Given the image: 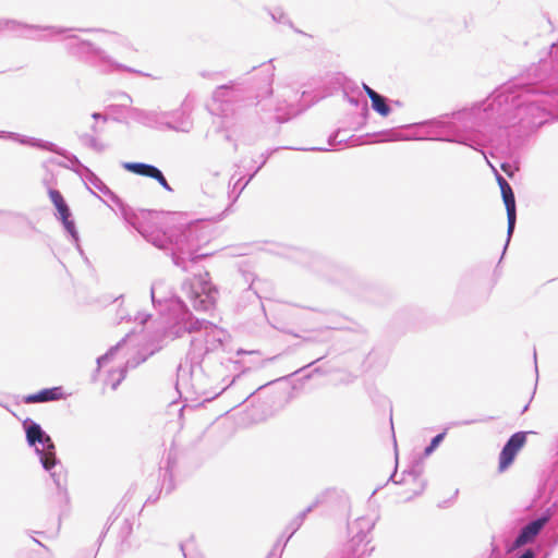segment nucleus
Segmentation results:
<instances>
[{
	"mask_svg": "<svg viewBox=\"0 0 558 558\" xmlns=\"http://www.w3.org/2000/svg\"><path fill=\"white\" fill-rule=\"evenodd\" d=\"M340 130L336 131L335 133H332L329 138H328V145L329 146H335L337 143H342L344 142L343 138L341 140H338L339 135H340Z\"/></svg>",
	"mask_w": 558,
	"mask_h": 558,
	"instance_id": "nucleus-46",
	"label": "nucleus"
},
{
	"mask_svg": "<svg viewBox=\"0 0 558 558\" xmlns=\"http://www.w3.org/2000/svg\"><path fill=\"white\" fill-rule=\"evenodd\" d=\"M310 150L327 151L329 149L328 148H323V147H313V148H310Z\"/></svg>",
	"mask_w": 558,
	"mask_h": 558,
	"instance_id": "nucleus-53",
	"label": "nucleus"
},
{
	"mask_svg": "<svg viewBox=\"0 0 558 558\" xmlns=\"http://www.w3.org/2000/svg\"><path fill=\"white\" fill-rule=\"evenodd\" d=\"M526 441V433L517 432L510 436L499 454V470L505 471L514 460L518 451Z\"/></svg>",
	"mask_w": 558,
	"mask_h": 558,
	"instance_id": "nucleus-17",
	"label": "nucleus"
},
{
	"mask_svg": "<svg viewBox=\"0 0 558 558\" xmlns=\"http://www.w3.org/2000/svg\"><path fill=\"white\" fill-rule=\"evenodd\" d=\"M274 70L275 68L269 64L266 69V72H267V77H266V82H267V89H266V94L267 95H270L272 93V89H271V83H272V78H274Z\"/></svg>",
	"mask_w": 558,
	"mask_h": 558,
	"instance_id": "nucleus-44",
	"label": "nucleus"
},
{
	"mask_svg": "<svg viewBox=\"0 0 558 558\" xmlns=\"http://www.w3.org/2000/svg\"><path fill=\"white\" fill-rule=\"evenodd\" d=\"M162 286H163V281H161V280L154 281L150 286V298H151V302H153L154 306H156L157 304H161L163 301V299L157 296V293Z\"/></svg>",
	"mask_w": 558,
	"mask_h": 558,
	"instance_id": "nucleus-35",
	"label": "nucleus"
},
{
	"mask_svg": "<svg viewBox=\"0 0 558 558\" xmlns=\"http://www.w3.org/2000/svg\"><path fill=\"white\" fill-rule=\"evenodd\" d=\"M131 114L134 119L146 125L162 124L163 120L169 116L166 111H147L138 108H131Z\"/></svg>",
	"mask_w": 558,
	"mask_h": 558,
	"instance_id": "nucleus-21",
	"label": "nucleus"
},
{
	"mask_svg": "<svg viewBox=\"0 0 558 558\" xmlns=\"http://www.w3.org/2000/svg\"><path fill=\"white\" fill-rule=\"evenodd\" d=\"M363 88H364L365 93L367 94V96L369 97L371 100H373V98H375L374 95L375 96L379 95V93L375 92L373 88H371L366 84H363Z\"/></svg>",
	"mask_w": 558,
	"mask_h": 558,
	"instance_id": "nucleus-49",
	"label": "nucleus"
},
{
	"mask_svg": "<svg viewBox=\"0 0 558 558\" xmlns=\"http://www.w3.org/2000/svg\"><path fill=\"white\" fill-rule=\"evenodd\" d=\"M203 191L205 194H208L213 197L222 195L225 192V181L219 180L218 174L216 173L204 183Z\"/></svg>",
	"mask_w": 558,
	"mask_h": 558,
	"instance_id": "nucleus-24",
	"label": "nucleus"
},
{
	"mask_svg": "<svg viewBox=\"0 0 558 558\" xmlns=\"http://www.w3.org/2000/svg\"><path fill=\"white\" fill-rule=\"evenodd\" d=\"M48 193L50 201L53 203L58 211V218L62 221L64 229L72 238L73 242L78 245V232L76 230L74 220L71 219V210L62 194L54 189H50Z\"/></svg>",
	"mask_w": 558,
	"mask_h": 558,
	"instance_id": "nucleus-12",
	"label": "nucleus"
},
{
	"mask_svg": "<svg viewBox=\"0 0 558 558\" xmlns=\"http://www.w3.org/2000/svg\"><path fill=\"white\" fill-rule=\"evenodd\" d=\"M105 196H107L110 202L117 207L120 215L124 213V210L129 207L114 192H112L106 184H102L99 190Z\"/></svg>",
	"mask_w": 558,
	"mask_h": 558,
	"instance_id": "nucleus-29",
	"label": "nucleus"
},
{
	"mask_svg": "<svg viewBox=\"0 0 558 558\" xmlns=\"http://www.w3.org/2000/svg\"><path fill=\"white\" fill-rule=\"evenodd\" d=\"M364 110H365V113L367 114V112H368V109H367V107H366V106H365V109H364Z\"/></svg>",
	"mask_w": 558,
	"mask_h": 558,
	"instance_id": "nucleus-62",
	"label": "nucleus"
},
{
	"mask_svg": "<svg viewBox=\"0 0 558 558\" xmlns=\"http://www.w3.org/2000/svg\"><path fill=\"white\" fill-rule=\"evenodd\" d=\"M397 468L398 463L396 462L395 470L392 474L390 475L388 482H392L395 484H408L410 481H412L415 485V488L412 490V495L405 498L407 501L411 500L413 497L421 495L425 487L426 483L423 481L422 474H423V466L420 462H416L409 469L404 470L402 472V476L400 480H397Z\"/></svg>",
	"mask_w": 558,
	"mask_h": 558,
	"instance_id": "nucleus-11",
	"label": "nucleus"
},
{
	"mask_svg": "<svg viewBox=\"0 0 558 558\" xmlns=\"http://www.w3.org/2000/svg\"><path fill=\"white\" fill-rule=\"evenodd\" d=\"M129 337V333H126V336L124 338H122L116 345L111 347L107 353H105L104 355H100L98 359H97V368H96V372L95 374L93 375V379L96 380L97 379V374L100 372V368L108 362L110 361L113 355L117 353V351L121 348V345L123 343H125L126 341V338Z\"/></svg>",
	"mask_w": 558,
	"mask_h": 558,
	"instance_id": "nucleus-27",
	"label": "nucleus"
},
{
	"mask_svg": "<svg viewBox=\"0 0 558 558\" xmlns=\"http://www.w3.org/2000/svg\"><path fill=\"white\" fill-rule=\"evenodd\" d=\"M527 409H529V403L523 408L522 413H524L525 411H527Z\"/></svg>",
	"mask_w": 558,
	"mask_h": 558,
	"instance_id": "nucleus-59",
	"label": "nucleus"
},
{
	"mask_svg": "<svg viewBox=\"0 0 558 558\" xmlns=\"http://www.w3.org/2000/svg\"><path fill=\"white\" fill-rule=\"evenodd\" d=\"M34 542L37 543L38 545L45 547V545L43 543H40L38 539L34 538Z\"/></svg>",
	"mask_w": 558,
	"mask_h": 558,
	"instance_id": "nucleus-57",
	"label": "nucleus"
},
{
	"mask_svg": "<svg viewBox=\"0 0 558 558\" xmlns=\"http://www.w3.org/2000/svg\"><path fill=\"white\" fill-rule=\"evenodd\" d=\"M121 300H123V295H122V294H121V295H119V296L116 299V302H119V301H121Z\"/></svg>",
	"mask_w": 558,
	"mask_h": 558,
	"instance_id": "nucleus-58",
	"label": "nucleus"
},
{
	"mask_svg": "<svg viewBox=\"0 0 558 558\" xmlns=\"http://www.w3.org/2000/svg\"><path fill=\"white\" fill-rule=\"evenodd\" d=\"M14 217L24 219V217L22 215H20V214L14 215Z\"/></svg>",
	"mask_w": 558,
	"mask_h": 558,
	"instance_id": "nucleus-60",
	"label": "nucleus"
},
{
	"mask_svg": "<svg viewBox=\"0 0 558 558\" xmlns=\"http://www.w3.org/2000/svg\"><path fill=\"white\" fill-rule=\"evenodd\" d=\"M150 317V314H146L143 312H136L134 316L130 313L128 308L120 307L117 311V322L120 324L122 322H130L134 319L138 322L140 325H144Z\"/></svg>",
	"mask_w": 558,
	"mask_h": 558,
	"instance_id": "nucleus-25",
	"label": "nucleus"
},
{
	"mask_svg": "<svg viewBox=\"0 0 558 558\" xmlns=\"http://www.w3.org/2000/svg\"><path fill=\"white\" fill-rule=\"evenodd\" d=\"M61 40L64 49L70 56L98 69L101 73L124 71L150 77V74L148 73H144L140 70L117 62L104 49L95 46L88 40L80 38L77 35L73 34V32L64 34Z\"/></svg>",
	"mask_w": 558,
	"mask_h": 558,
	"instance_id": "nucleus-6",
	"label": "nucleus"
},
{
	"mask_svg": "<svg viewBox=\"0 0 558 558\" xmlns=\"http://www.w3.org/2000/svg\"><path fill=\"white\" fill-rule=\"evenodd\" d=\"M63 398L62 387L45 388L24 398L25 403H44Z\"/></svg>",
	"mask_w": 558,
	"mask_h": 558,
	"instance_id": "nucleus-20",
	"label": "nucleus"
},
{
	"mask_svg": "<svg viewBox=\"0 0 558 558\" xmlns=\"http://www.w3.org/2000/svg\"><path fill=\"white\" fill-rule=\"evenodd\" d=\"M536 554L532 548L525 549L518 558H535Z\"/></svg>",
	"mask_w": 558,
	"mask_h": 558,
	"instance_id": "nucleus-50",
	"label": "nucleus"
},
{
	"mask_svg": "<svg viewBox=\"0 0 558 558\" xmlns=\"http://www.w3.org/2000/svg\"><path fill=\"white\" fill-rule=\"evenodd\" d=\"M506 100L504 94L495 90L478 105L441 114L417 125L428 129L430 140L457 143L480 150L486 142L490 141V134L495 129H498V112L502 109V101Z\"/></svg>",
	"mask_w": 558,
	"mask_h": 558,
	"instance_id": "nucleus-2",
	"label": "nucleus"
},
{
	"mask_svg": "<svg viewBox=\"0 0 558 558\" xmlns=\"http://www.w3.org/2000/svg\"><path fill=\"white\" fill-rule=\"evenodd\" d=\"M77 31L84 32V33H88V32L104 33L107 35L109 43H111L118 47L130 48V41L128 40V38L125 36L121 35V34H118L114 32H108V31L100 29V28H77Z\"/></svg>",
	"mask_w": 558,
	"mask_h": 558,
	"instance_id": "nucleus-23",
	"label": "nucleus"
},
{
	"mask_svg": "<svg viewBox=\"0 0 558 558\" xmlns=\"http://www.w3.org/2000/svg\"><path fill=\"white\" fill-rule=\"evenodd\" d=\"M243 353H246V352H245V351H243V350H241V349L236 351V354H238V355H241V354H243Z\"/></svg>",
	"mask_w": 558,
	"mask_h": 558,
	"instance_id": "nucleus-56",
	"label": "nucleus"
},
{
	"mask_svg": "<svg viewBox=\"0 0 558 558\" xmlns=\"http://www.w3.org/2000/svg\"><path fill=\"white\" fill-rule=\"evenodd\" d=\"M554 472H558V465H556V468H555Z\"/></svg>",
	"mask_w": 558,
	"mask_h": 558,
	"instance_id": "nucleus-63",
	"label": "nucleus"
},
{
	"mask_svg": "<svg viewBox=\"0 0 558 558\" xmlns=\"http://www.w3.org/2000/svg\"><path fill=\"white\" fill-rule=\"evenodd\" d=\"M375 98H373L372 101V108L380 116L383 117H387L390 112H391V108L388 104V99L383 96V95H378V96H375Z\"/></svg>",
	"mask_w": 558,
	"mask_h": 558,
	"instance_id": "nucleus-30",
	"label": "nucleus"
},
{
	"mask_svg": "<svg viewBox=\"0 0 558 558\" xmlns=\"http://www.w3.org/2000/svg\"><path fill=\"white\" fill-rule=\"evenodd\" d=\"M474 422H475V421H466V422H464V424H472V423H474Z\"/></svg>",
	"mask_w": 558,
	"mask_h": 558,
	"instance_id": "nucleus-61",
	"label": "nucleus"
},
{
	"mask_svg": "<svg viewBox=\"0 0 558 558\" xmlns=\"http://www.w3.org/2000/svg\"><path fill=\"white\" fill-rule=\"evenodd\" d=\"M445 438V433H440L438 435H436L430 444L425 448L424 450V456L425 457H428L429 454H432L434 452V450L439 446V444L444 440Z\"/></svg>",
	"mask_w": 558,
	"mask_h": 558,
	"instance_id": "nucleus-37",
	"label": "nucleus"
},
{
	"mask_svg": "<svg viewBox=\"0 0 558 558\" xmlns=\"http://www.w3.org/2000/svg\"><path fill=\"white\" fill-rule=\"evenodd\" d=\"M375 522L369 517L357 518L349 524L351 538L343 546L340 556L329 558H369L374 547L369 546L368 535L373 530Z\"/></svg>",
	"mask_w": 558,
	"mask_h": 558,
	"instance_id": "nucleus-8",
	"label": "nucleus"
},
{
	"mask_svg": "<svg viewBox=\"0 0 558 558\" xmlns=\"http://www.w3.org/2000/svg\"><path fill=\"white\" fill-rule=\"evenodd\" d=\"M497 182L500 187V191H505L507 187H510L511 185L508 183V181L500 174H497Z\"/></svg>",
	"mask_w": 558,
	"mask_h": 558,
	"instance_id": "nucleus-47",
	"label": "nucleus"
},
{
	"mask_svg": "<svg viewBox=\"0 0 558 558\" xmlns=\"http://www.w3.org/2000/svg\"><path fill=\"white\" fill-rule=\"evenodd\" d=\"M23 427L28 446L35 448V452L37 453L43 468L49 472L59 493L65 496L66 472L57 459L56 447L51 437L32 418H26L23 422Z\"/></svg>",
	"mask_w": 558,
	"mask_h": 558,
	"instance_id": "nucleus-5",
	"label": "nucleus"
},
{
	"mask_svg": "<svg viewBox=\"0 0 558 558\" xmlns=\"http://www.w3.org/2000/svg\"><path fill=\"white\" fill-rule=\"evenodd\" d=\"M208 272L195 275L194 279L185 280L182 291L195 311H209L214 307L218 291L211 286Z\"/></svg>",
	"mask_w": 558,
	"mask_h": 558,
	"instance_id": "nucleus-9",
	"label": "nucleus"
},
{
	"mask_svg": "<svg viewBox=\"0 0 558 558\" xmlns=\"http://www.w3.org/2000/svg\"><path fill=\"white\" fill-rule=\"evenodd\" d=\"M27 146L36 147L43 150L51 151L57 155H64V149L57 146L54 143L43 141L35 137H28Z\"/></svg>",
	"mask_w": 558,
	"mask_h": 558,
	"instance_id": "nucleus-26",
	"label": "nucleus"
},
{
	"mask_svg": "<svg viewBox=\"0 0 558 558\" xmlns=\"http://www.w3.org/2000/svg\"><path fill=\"white\" fill-rule=\"evenodd\" d=\"M327 338H325L326 340ZM306 341H324V339H317V338H314V337H308L305 339Z\"/></svg>",
	"mask_w": 558,
	"mask_h": 558,
	"instance_id": "nucleus-54",
	"label": "nucleus"
},
{
	"mask_svg": "<svg viewBox=\"0 0 558 558\" xmlns=\"http://www.w3.org/2000/svg\"><path fill=\"white\" fill-rule=\"evenodd\" d=\"M192 106L189 99H184L181 107L173 111H167L169 116L163 120V125L178 132H190L193 126L191 119Z\"/></svg>",
	"mask_w": 558,
	"mask_h": 558,
	"instance_id": "nucleus-13",
	"label": "nucleus"
},
{
	"mask_svg": "<svg viewBox=\"0 0 558 558\" xmlns=\"http://www.w3.org/2000/svg\"><path fill=\"white\" fill-rule=\"evenodd\" d=\"M375 135L380 136V138L376 141V142H379V143L397 142V141H410V140H412V137L403 134L398 129H391V130L383 131V132L376 133Z\"/></svg>",
	"mask_w": 558,
	"mask_h": 558,
	"instance_id": "nucleus-28",
	"label": "nucleus"
},
{
	"mask_svg": "<svg viewBox=\"0 0 558 558\" xmlns=\"http://www.w3.org/2000/svg\"><path fill=\"white\" fill-rule=\"evenodd\" d=\"M20 25L15 20H7L0 19V32L2 31H13L15 26Z\"/></svg>",
	"mask_w": 558,
	"mask_h": 558,
	"instance_id": "nucleus-42",
	"label": "nucleus"
},
{
	"mask_svg": "<svg viewBox=\"0 0 558 558\" xmlns=\"http://www.w3.org/2000/svg\"><path fill=\"white\" fill-rule=\"evenodd\" d=\"M121 166L129 172L156 180L166 191H172L161 170L154 165L124 161Z\"/></svg>",
	"mask_w": 558,
	"mask_h": 558,
	"instance_id": "nucleus-16",
	"label": "nucleus"
},
{
	"mask_svg": "<svg viewBox=\"0 0 558 558\" xmlns=\"http://www.w3.org/2000/svg\"><path fill=\"white\" fill-rule=\"evenodd\" d=\"M332 328L331 327H326L322 330V332H329V330H331Z\"/></svg>",
	"mask_w": 558,
	"mask_h": 558,
	"instance_id": "nucleus-55",
	"label": "nucleus"
},
{
	"mask_svg": "<svg viewBox=\"0 0 558 558\" xmlns=\"http://www.w3.org/2000/svg\"><path fill=\"white\" fill-rule=\"evenodd\" d=\"M283 536H281L274 545L272 550L269 553L267 558H281L283 551Z\"/></svg>",
	"mask_w": 558,
	"mask_h": 558,
	"instance_id": "nucleus-38",
	"label": "nucleus"
},
{
	"mask_svg": "<svg viewBox=\"0 0 558 558\" xmlns=\"http://www.w3.org/2000/svg\"><path fill=\"white\" fill-rule=\"evenodd\" d=\"M61 156L66 158L70 162V165L66 166V168L73 170L81 177L86 172V169H89L88 167L83 165L75 155L68 153L66 150H64V155Z\"/></svg>",
	"mask_w": 558,
	"mask_h": 558,
	"instance_id": "nucleus-31",
	"label": "nucleus"
},
{
	"mask_svg": "<svg viewBox=\"0 0 558 558\" xmlns=\"http://www.w3.org/2000/svg\"><path fill=\"white\" fill-rule=\"evenodd\" d=\"M504 94L502 109L498 112V129H508L520 124L523 130L543 125L549 114L548 96L534 85H507L496 89Z\"/></svg>",
	"mask_w": 558,
	"mask_h": 558,
	"instance_id": "nucleus-3",
	"label": "nucleus"
},
{
	"mask_svg": "<svg viewBox=\"0 0 558 558\" xmlns=\"http://www.w3.org/2000/svg\"><path fill=\"white\" fill-rule=\"evenodd\" d=\"M267 157H265L260 163V166L255 170L253 174L250 175V178L243 183V185L240 189V192L247 185V183L253 179L255 173L265 165Z\"/></svg>",
	"mask_w": 558,
	"mask_h": 558,
	"instance_id": "nucleus-51",
	"label": "nucleus"
},
{
	"mask_svg": "<svg viewBox=\"0 0 558 558\" xmlns=\"http://www.w3.org/2000/svg\"><path fill=\"white\" fill-rule=\"evenodd\" d=\"M126 368L121 367L118 369L110 371L106 380L107 385H110L113 390L118 388L121 381L125 378Z\"/></svg>",
	"mask_w": 558,
	"mask_h": 558,
	"instance_id": "nucleus-32",
	"label": "nucleus"
},
{
	"mask_svg": "<svg viewBox=\"0 0 558 558\" xmlns=\"http://www.w3.org/2000/svg\"><path fill=\"white\" fill-rule=\"evenodd\" d=\"M192 546H193L192 542H186V543L180 545L184 558H189V551L191 550Z\"/></svg>",
	"mask_w": 558,
	"mask_h": 558,
	"instance_id": "nucleus-48",
	"label": "nucleus"
},
{
	"mask_svg": "<svg viewBox=\"0 0 558 558\" xmlns=\"http://www.w3.org/2000/svg\"><path fill=\"white\" fill-rule=\"evenodd\" d=\"M300 521H296L295 518L291 520V522L287 526V531H289V535L283 541V546L288 543V541L292 537V535L301 527Z\"/></svg>",
	"mask_w": 558,
	"mask_h": 558,
	"instance_id": "nucleus-40",
	"label": "nucleus"
},
{
	"mask_svg": "<svg viewBox=\"0 0 558 558\" xmlns=\"http://www.w3.org/2000/svg\"><path fill=\"white\" fill-rule=\"evenodd\" d=\"M192 558H203L202 556H195V557H192Z\"/></svg>",
	"mask_w": 558,
	"mask_h": 558,
	"instance_id": "nucleus-64",
	"label": "nucleus"
},
{
	"mask_svg": "<svg viewBox=\"0 0 558 558\" xmlns=\"http://www.w3.org/2000/svg\"><path fill=\"white\" fill-rule=\"evenodd\" d=\"M8 136L9 138H12L16 142H19L22 145H26L28 136L20 135L17 133H7L4 131H0V137Z\"/></svg>",
	"mask_w": 558,
	"mask_h": 558,
	"instance_id": "nucleus-41",
	"label": "nucleus"
},
{
	"mask_svg": "<svg viewBox=\"0 0 558 558\" xmlns=\"http://www.w3.org/2000/svg\"><path fill=\"white\" fill-rule=\"evenodd\" d=\"M241 277L243 279L244 282L248 283V290L253 291V293L257 295V291L254 290L253 286H254V281H255V278H254V275L252 272H242L241 274Z\"/></svg>",
	"mask_w": 558,
	"mask_h": 558,
	"instance_id": "nucleus-43",
	"label": "nucleus"
},
{
	"mask_svg": "<svg viewBox=\"0 0 558 558\" xmlns=\"http://www.w3.org/2000/svg\"><path fill=\"white\" fill-rule=\"evenodd\" d=\"M121 217L147 242L160 250L170 251L173 264L183 271H191L199 259L211 255L203 251L213 238L211 225L206 221L196 220L163 231L158 213L135 210L129 206Z\"/></svg>",
	"mask_w": 558,
	"mask_h": 558,
	"instance_id": "nucleus-1",
	"label": "nucleus"
},
{
	"mask_svg": "<svg viewBox=\"0 0 558 558\" xmlns=\"http://www.w3.org/2000/svg\"><path fill=\"white\" fill-rule=\"evenodd\" d=\"M502 201L505 203L506 211H507V220H508V229H507V241L504 247V253L506 252L510 239L513 234L517 221V207H515V197L512 191V187H507L501 192Z\"/></svg>",
	"mask_w": 558,
	"mask_h": 558,
	"instance_id": "nucleus-18",
	"label": "nucleus"
},
{
	"mask_svg": "<svg viewBox=\"0 0 558 558\" xmlns=\"http://www.w3.org/2000/svg\"><path fill=\"white\" fill-rule=\"evenodd\" d=\"M120 97H121V100L124 101V102H131L132 101L131 96L125 94V93L121 94Z\"/></svg>",
	"mask_w": 558,
	"mask_h": 558,
	"instance_id": "nucleus-52",
	"label": "nucleus"
},
{
	"mask_svg": "<svg viewBox=\"0 0 558 558\" xmlns=\"http://www.w3.org/2000/svg\"><path fill=\"white\" fill-rule=\"evenodd\" d=\"M20 25L15 26V29H13L12 32H16L19 34V36H22V37H25V38H28V39H33L34 40V37H40V33H31L28 31H25L23 28V25L22 23L19 22Z\"/></svg>",
	"mask_w": 558,
	"mask_h": 558,
	"instance_id": "nucleus-39",
	"label": "nucleus"
},
{
	"mask_svg": "<svg viewBox=\"0 0 558 558\" xmlns=\"http://www.w3.org/2000/svg\"><path fill=\"white\" fill-rule=\"evenodd\" d=\"M233 379L221 377V375H208L202 363L191 362L187 371L182 365L178 368V381L180 385L190 387L191 390L203 401H210L220 396L231 384Z\"/></svg>",
	"mask_w": 558,
	"mask_h": 558,
	"instance_id": "nucleus-7",
	"label": "nucleus"
},
{
	"mask_svg": "<svg viewBox=\"0 0 558 558\" xmlns=\"http://www.w3.org/2000/svg\"><path fill=\"white\" fill-rule=\"evenodd\" d=\"M133 530V520L131 519H124L121 523L120 531H119V538L121 542V545L128 539V537L131 535Z\"/></svg>",
	"mask_w": 558,
	"mask_h": 558,
	"instance_id": "nucleus-33",
	"label": "nucleus"
},
{
	"mask_svg": "<svg viewBox=\"0 0 558 558\" xmlns=\"http://www.w3.org/2000/svg\"><path fill=\"white\" fill-rule=\"evenodd\" d=\"M92 118L95 122L90 125V133L82 132L77 134V137L82 146L100 154L107 149V145L98 138V135L104 132V124L107 122V117L94 112Z\"/></svg>",
	"mask_w": 558,
	"mask_h": 558,
	"instance_id": "nucleus-10",
	"label": "nucleus"
},
{
	"mask_svg": "<svg viewBox=\"0 0 558 558\" xmlns=\"http://www.w3.org/2000/svg\"><path fill=\"white\" fill-rule=\"evenodd\" d=\"M82 178H84L97 190H99V187L105 184L90 169H86V172L82 175Z\"/></svg>",
	"mask_w": 558,
	"mask_h": 558,
	"instance_id": "nucleus-36",
	"label": "nucleus"
},
{
	"mask_svg": "<svg viewBox=\"0 0 558 558\" xmlns=\"http://www.w3.org/2000/svg\"><path fill=\"white\" fill-rule=\"evenodd\" d=\"M167 333L172 339L191 336L189 357L195 364L202 363L210 353L225 351L230 340L225 329L208 320L194 317L189 311L180 315Z\"/></svg>",
	"mask_w": 558,
	"mask_h": 558,
	"instance_id": "nucleus-4",
	"label": "nucleus"
},
{
	"mask_svg": "<svg viewBox=\"0 0 558 558\" xmlns=\"http://www.w3.org/2000/svg\"><path fill=\"white\" fill-rule=\"evenodd\" d=\"M23 28L25 31H28L31 33H40V37H34V40L38 41H51L54 39L56 36H60L74 32V28H65V27H59V26H37V25H23Z\"/></svg>",
	"mask_w": 558,
	"mask_h": 558,
	"instance_id": "nucleus-19",
	"label": "nucleus"
},
{
	"mask_svg": "<svg viewBox=\"0 0 558 558\" xmlns=\"http://www.w3.org/2000/svg\"><path fill=\"white\" fill-rule=\"evenodd\" d=\"M232 94V85H221L215 89L213 93V101L214 105H218V107L215 109L217 113L227 116L228 109L225 108V105H227L231 99Z\"/></svg>",
	"mask_w": 558,
	"mask_h": 558,
	"instance_id": "nucleus-22",
	"label": "nucleus"
},
{
	"mask_svg": "<svg viewBox=\"0 0 558 558\" xmlns=\"http://www.w3.org/2000/svg\"><path fill=\"white\" fill-rule=\"evenodd\" d=\"M318 501L312 504L311 506H308L306 509H304L302 512H300L296 517H295V520L296 521H300V524H303V521L305 520L306 515L313 511V509L317 506Z\"/></svg>",
	"mask_w": 558,
	"mask_h": 558,
	"instance_id": "nucleus-45",
	"label": "nucleus"
},
{
	"mask_svg": "<svg viewBox=\"0 0 558 558\" xmlns=\"http://www.w3.org/2000/svg\"><path fill=\"white\" fill-rule=\"evenodd\" d=\"M269 14H270L272 21L276 22V23L287 24V25H290V26L292 25L291 21L288 19L286 13L280 8H276L274 10H269Z\"/></svg>",
	"mask_w": 558,
	"mask_h": 558,
	"instance_id": "nucleus-34",
	"label": "nucleus"
},
{
	"mask_svg": "<svg viewBox=\"0 0 558 558\" xmlns=\"http://www.w3.org/2000/svg\"><path fill=\"white\" fill-rule=\"evenodd\" d=\"M549 521V517L543 514L525 524L517 535L509 550H515L532 543Z\"/></svg>",
	"mask_w": 558,
	"mask_h": 558,
	"instance_id": "nucleus-14",
	"label": "nucleus"
},
{
	"mask_svg": "<svg viewBox=\"0 0 558 558\" xmlns=\"http://www.w3.org/2000/svg\"><path fill=\"white\" fill-rule=\"evenodd\" d=\"M282 97H284V101L287 102V110L284 111V108L281 107L280 104L277 105L276 119L278 122H286L305 110V107H300L296 105L301 98L298 90H294L290 87H284L282 90Z\"/></svg>",
	"mask_w": 558,
	"mask_h": 558,
	"instance_id": "nucleus-15",
	"label": "nucleus"
}]
</instances>
